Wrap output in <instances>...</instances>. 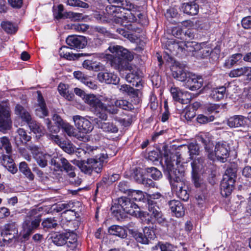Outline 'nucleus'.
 Segmentation results:
<instances>
[{"label":"nucleus","instance_id":"nucleus-1","mask_svg":"<svg viewBox=\"0 0 251 251\" xmlns=\"http://www.w3.org/2000/svg\"><path fill=\"white\" fill-rule=\"evenodd\" d=\"M105 52L103 57L113 68L120 71L128 70L130 72L126 76L127 82H131L133 79L138 77V69L129 63L133 60V55L127 50L120 46L111 45Z\"/></svg>","mask_w":251,"mask_h":251},{"label":"nucleus","instance_id":"nucleus-2","mask_svg":"<svg viewBox=\"0 0 251 251\" xmlns=\"http://www.w3.org/2000/svg\"><path fill=\"white\" fill-rule=\"evenodd\" d=\"M166 170L169 174L170 183L173 186L174 182L176 185L178 182H185V167L181 162V158L177 154L173 156L172 160L166 161Z\"/></svg>","mask_w":251,"mask_h":251},{"label":"nucleus","instance_id":"nucleus-3","mask_svg":"<svg viewBox=\"0 0 251 251\" xmlns=\"http://www.w3.org/2000/svg\"><path fill=\"white\" fill-rule=\"evenodd\" d=\"M40 210L37 208L30 210L26 214L23 224V237L27 238L39 226L41 221Z\"/></svg>","mask_w":251,"mask_h":251},{"label":"nucleus","instance_id":"nucleus-4","mask_svg":"<svg viewBox=\"0 0 251 251\" xmlns=\"http://www.w3.org/2000/svg\"><path fill=\"white\" fill-rule=\"evenodd\" d=\"M112 209L114 213H119L120 215L122 211L135 217L144 216L145 214L144 212L140 211L139 206L132 201L130 198L126 197L118 199L116 206H113Z\"/></svg>","mask_w":251,"mask_h":251},{"label":"nucleus","instance_id":"nucleus-5","mask_svg":"<svg viewBox=\"0 0 251 251\" xmlns=\"http://www.w3.org/2000/svg\"><path fill=\"white\" fill-rule=\"evenodd\" d=\"M230 148L228 144L224 141L217 143L214 151L211 148L207 155L209 159L214 160L215 158L221 162H225L229 156Z\"/></svg>","mask_w":251,"mask_h":251},{"label":"nucleus","instance_id":"nucleus-6","mask_svg":"<svg viewBox=\"0 0 251 251\" xmlns=\"http://www.w3.org/2000/svg\"><path fill=\"white\" fill-rule=\"evenodd\" d=\"M90 151L92 155L95 156L94 158H89V161L92 167V172L94 171L96 173H100L103 165L107 163L108 155L104 152H101L100 148H92L90 147Z\"/></svg>","mask_w":251,"mask_h":251},{"label":"nucleus","instance_id":"nucleus-7","mask_svg":"<svg viewBox=\"0 0 251 251\" xmlns=\"http://www.w3.org/2000/svg\"><path fill=\"white\" fill-rule=\"evenodd\" d=\"M236 174L232 169H227L221 183V194L225 197L229 195L234 187Z\"/></svg>","mask_w":251,"mask_h":251},{"label":"nucleus","instance_id":"nucleus-8","mask_svg":"<svg viewBox=\"0 0 251 251\" xmlns=\"http://www.w3.org/2000/svg\"><path fill=\"white\" fill-rule=\"evenodd\" d=\"M50 164L54 166L55 170L65 171L68 173L70 177L73 178L75 176L74 171L75 167L73 166L66 158L54 157L51 159Z\"/></svg>","mask_w":251,"mask_h":251},{"label":"nucleus","instance_id":"nucleus-9","mask_svg":"<svg viewBox=\"0 0 251 251\" xmlns=\"http://www.w3.org/2000/svg\"><path fill=\"white\" fill-rule=\"evenodd\" d=\"M27 148L31 151L33 158L36 161L38 165L42 168L47 166L48 160L52 159L50 155L40 151L38 147L35 145H29Z\"/></svg>","mask_w":251,"mask_h":251},{"label":"nucleus","instance_id":"nucleus-10","mask_svg":"<svg viewBox=\"0 0 251 251\" xmlns=\"http://www.w3.org/2000/svg\"><path fill=\"white\" fill-rule=\"evenodd\" d=\"M11 125L10 108L5 104L0 103V130L8 129Z\"/></svg>","mask_w":251,"mask_h":251},{"label":"nucleus","instance_id":"nucleus-11","mask_svg":"<svg viewBox=\"0 0 251 251\" xmlns=\"http://www.w3.org/2000/svg\"><path fill=\"white\" fill-rule=\"evenodd\" d=\"M73 119L75 126L79 132L87 134L91 132L93 129V126L91 123L84 117L75 115L73 116Z\"/></svg>","mask_w":251,"mask_h":251},{"label":"nucleus","instance_id":"nucleus-12","mask_svg":"<svg viewBox=\"0 0 251 251\" xmlns=\"http://www.w3.org/2000/svg\"><path fill=\"white\" fill-rule=\"evenodd\" d=\"M148 215L151 219H154L159 224L165 221V218L159 207L156 202L152 200H150L148 202Z\"/></svg>","mask_w":251,"mask_h":251},{"label":"nucleus","instance_id":"nucleus-13","mask_svg":"<svg viewBox=\"0 0 251 251\" xmlns=\"http://www.w3.org/2000/svg\"><path fill=\"white\" fill-rule=\"evenodd\" d=\"M66 42L71 49H83L87 45V41L85 37L82 36L71 35L68 36Z\"/></svg>","mask_w":251,"mask_h":251},{"label":"nucleus","instance_id":"nucleus-14","mask_svg":"<svg viewBox=\"0 0 251 251\" xmlns=\"http://www.w3.org/2000/svg\"><path fill=\"white\" fill-rule=\"evenodd\" d=\"M187 79L185 81L186 87L191 90L200 89L202 86V81L201 77H199L191 73L188 74Z\"/></svg>","mask_w":251,"mask_h":251},{"label":"nucleus","instance_id":"nucleus-15","mask_svg":"<svg viewBox=\"0 0 251 251\" xmlns=\"http://www.w3.org/2000/svg\"><path fill=\"white\" fill-rule=\"evenodd\" d=\"M97 78L100 82L113 84H117L120 80L116 75L106 70L100 72L98 74Z\"/></svg>","mask_w":251,"mask_h":251},{"label":"nucleus","instance_id":"nucleus-16","mask_svg":"<svg viewBox=\"0 0 251 251\" xmlns=\"http://www.w3.org/2000/svg\"><path fill=\"white\" fill-rule=\"evenodd\" d=\"M171 71L173 77L180 81H185L188 74L190 73L185 70L183 66L177 64L172 66Z\"/></svg>","mask_w":251,"mask_h":251},{"label":"nucleus","instance_id":"nucleus-17","mask_svg":"<svg viewBox=\"0 0 251 251\" xmlns=\"http://www.w3.org/2000/svg\"><path fill=\"white\" fill-rule=\"evenodd\" d=\"M172 190L175 192L177 196L183 201H187L189 198V194L186 189L185 182L180 181L175 185L174 182L173 186H171Z\"/></svg>","mask_w":251,"mask_h":251},{"label":"nucleus","instance_id":"nucleus-18","mask_svg":"<svg viewBox=\"0 0 251 251\" xmlns=\"http://www.w3.org/2000/svg\"><path fill=\"white\" fill-rule=\"evenodd\" d=\"M203 163V159L202 158H198L195 159L191 163V166L192 168V176L194 180V183L196 187H199L200 186V182L199 179L197 176L198 171L202 168Z\"/></svg>","mask_w":251,"mask_h":251},{"label":"nucleus","instance_id":"nucleus-19","mask_svg":"<svg viewBox=\"0 0 251 251\" xmlns=\"http://www.w3.org/2000/svg\"><path fill=\"white\" fill-rule=\"evenodd\" d=\"M168 204L172 212L176 217H181L184 215V207L180 201L174 200L170 201Z\"/></svg>","mask_w":251,"mask_h":251},{"label":"nucleus","instance_id":"nucleus-20","mask_svg":"<svg viewBox=\"0 0 251 251\" xmlns=\"http://www.w3.org/2000/svg\"><path fill=\"white\" fill-rule=\"evenodd\" d=\"M37 94L38 107L36 109V114L40 117H43L47 116L48 110L41 93L37 91Z\"/></svg>","mask_w":251,"mask_h":251},{"label":"nucleus","instance_id":"nucleus-21","mask_svg":"<svg viewBox=\"0 0 251 251\" xmlns=\"http://www.w3.org/2000/svg\"><path fill=\"white\" fill-rule=\"evenodd\" d=\"M84 102L89 104L94 110L96 107L102 106L101 100L93 94H88L83 98Z\"/></svg>","mask_w":251,"mask_h":251},{"label":"nucleus","instance_id":"nucleus-22","mask_svg":"<svg viewBox=\"0 0 251 251\" xmlns=\"http://www.w3.org/2000/svg\"><path fill=\"white\" fill-rule=\"evenodd\" d=\"M183 42L176 39L174 41H169L167 48L171 52L177 53L180 52H183Z\"/></svg>","mask_w":251,"mask_h":251},{"label":"nucleus","instance_id":"nucleus-23","mask_svg":"<svg viewBox=\"0 0 251 251\" xmlns=\"http://www.w3.org/2000/svg\"><path fill=\"white\" fill-rule=\"evenodd\" d=\"M15 112L23 121L25 122L27 124L32 119L30 113L23 106L20 104L16 105Z\"/></svg>","mask_w":251,"mask_h":251},{"label":"nucleus","instance_id":"nucleus-24","mask_svg":"<svg viewBox=\"0 0 251 251\" xmlns=\"http://www.w3.org/2000/svg\"><path fill=\"white\" fill-rule=\"evenodd\" d=\"M183 13L189 15H196L199 12V5L195 3H184L181 6Z\"/></svg>","mask_w":251,"mask_h":251},{"label":"nucleus","instance_id":"nucleus-25","mask_svg":"<svg viewBox=\"0 0 251 251\" xmlns=\"http://www.w3.org/2000/svg\"><path fill=\"white\" fill-rule=\"evenodd\" d=\"M1 163L11 173L14 174L17 172V169L15 167L14 161L11 157L10 154L3 155L2 156Z\"/></svg>","mask_w":251,"mask_h":251},{"label":"nucleus","instance_id":"nucleus-26","mask_svg":"<svg viewBox=\"0 0 251 251\" xmlns=\"http://www.w3.org/2000/svg\"><path fill=\"white\" fill-rule=\"evenodd\" d=\"M245 117L241 115H235L230 117L227 121V125L230 127H238L244 125Z\"/></svg>","mask_w":251,"mask_h":251},{"label":"nucleus","instance_id":"nucleus-27","mask_svg":"<svg viewBox=\"0 0 251 251\" xmlns=\"http://www.w3.org/2000/svg\"><path fill=\"white\" fill-rule=\"evenodd\" d=\"M250 72V67L243 66L231 70L228 73V76L230 77H237L242 75H247L249 77Z\"/></svg>","mask_w":251,"mask_h":251},{"label":"nucleus","instance_id":"nucleus-28","mask_svg":"<svg viewBox=\"0 0 251 251\" xmlns=\"http://www.w3.org/2000/svg\"><path fill=\"white\" fill-rule=\"evenodd\" d=\"M226 92V88L224 86L214 88L211 91L209 97L214 100L219 101L224 98Z\"/></svg>","mask_w":251,"mask_h":251},{"label":"nucleus","instance_id":"nucleus-29","mask_svg":"<svg viewBox=\"0 0 251 251\" xmlns=\"http://www.w3.org/2000/svg\"><path fill=\"white\" fill-rule=\"evenodd\" d=\"M17 134L15 137L17 144H26L31 139V137L27 134L26 132L23 128H19L17 131Z\"/></svg>","mask_w":251,"mask_h":251},{"label":"nucleus","instance_id":"nucleus-30","mask_svg":"<svg viewBox=\"0 0 251 251\" xmlns=\"http://www.w3.org/2000/svg\"><path fill=\"white\" fill-rule=\"evenodd\" d=\"M67 233H54L51 235L50 237L51 241L55 245L61 246L65 244L66 240L68 238Z\"/></svg>","mask_w":251,"mask_h":251},{"label":"nucleus","instance_id":"nucleus-31","mask_svg":"<svg viewBox=\"0 0 251 251\" xmlns=\"http://www.w3.org/2000/svg\"><path fill=\"white\" fill-rule=\"evenodd\" d=\"M108 232L111 235H115L122 238H125L127 236L126 229L123 227L117 225L111 226L108 229Z\"/></svg>","mask_w":251,"mask_h":251},{"label":"nucleus","instance_id":"nucleus-32","mask_svg":"<svg viewBox=\"0 0 251 251\" xmlns=\"http://www.w3.org/2000/svg\"><path fill=\"white\" fill-rule=\"evenodd\" d=\"M98 125L104 132L116 133L118 131V127L111 122H100Z\"/></svg>","mask_w":251,"mask_h":251},{"label":"nucleus","instance_id":"nucleus-33","mask_svg":"<svg viewBox=\"0 0 251 251\" xmlns=\"http://www.w3.org/2000/svg\"><path fill=\"white\" fill-rule=\"evenodd\" d=\"M58 90L59 94L68 100L70 101L73 99L74 95L69 92L68 85L60 83L58 86Z\"/></svg>","mask_w":251,"mask_h":251},{"label":"nucleus","instance_id":"nucleus-34","mask_svg":"<svg viewBox=\"0 0 251 251\" xmlns=\"http://www.w3.org/2000/svg\"><path fill=\"white\" fill-rule=\"evenodd\" d=\"M241 53H236L232 55L230 57L226 60L224 66L227 69L231 68L242 58Z\"/></svg>","mask_w":251,"mask_h":251},{"label":"nucleus","instance_id":"nucleus-35","mask_svg":"<svg viewBox=\"0 0 251 251\" xmlns=\"http://www.w3.org/2000/svg\"><path fill=\"white\" fill-rule=\"evenodd\" d=\"M19 170L29 180H32L34 179V176L31 172L28 165L25 162H22L19 165Z\"/></svg>","mask_w":251,"mask_h":251},{"label":"nucleus","instance_id":"nucleus-36","mask_svg":"<svg viewBox=\"0 0 251 251\" xmlns=\"http://www.w3.org/2000/svg\"><path fill=\"white\" fill-rule=\"evenodd\" d=\"M120 10L123 9L125 10L136 12L138 11L139 7L134 5L128 0H120L119 6Z\"/></svg>","mask_w":251,"mask_h":251},{"label":"nucleus","instance_id":"nucleus-37","mask_svg":"<svg viewBox=\"0 0 251 251\" xmlns=\"http://www.w3.org/2000/svg\"><path fill=\"white\" fill-rule=\"evenodd\" d=\"M183 53L186 54L198 51L200 47L199 45L195 42H183Z\"/></svg>","mask_w":251,"mask_h":251},{"label":"nucleus","instance_id":"nucleus-38","mask_svg":"<svg viewBox=\"0 0 251 251\" xmlns=\"http://www.w3.org/2000/svg\"><path fill=\"white\" fill-rule=\"evenodd\" d=\"M77 165L79 167L82 172L85 174H91L92 173V165L89 161V158L86 161H77Z\"/></svg>","mask_w":251,"mask_h":251},{"label":"nucleus","instance_id":"nucleus-39","mask_svg":"<svg viewBox=\"0 0 251 251\" xmlns=\"http://www.w3.org/2000/svg\"><path fill=\"white\" fill-rule=\"evenodd\" d=\"M128 197L131 201H142L145 199V196L143 192L139 190H129L128 193Z\"/></svg>","mask_w":251,"mask_h":251},{"label":"nucleus","instance_id":"nucleus-40","mask_svg":"<svg viewBox=\"0 0 251 251\" xmlns=\"http://www.w3.org/2000/svg\"><path fill=\"white\" fill-rule=\"evenodd\" d=\"M74 203L69 201L68 203H61L58 204L55 208V209L56 210L57 212H60L63 210H64L63 211V213H65L67 211H72V212H75V209L74 208Z\"/></svg>","mask_w":251,"mask_h":251},{"label":"nucleus","instance_id":"nucleus-41","mask_svg":"<svg viewBox=\"0 0 251 251\" xmlns=\"http://www.w3.org/2000/svg\"><path fill=\"white\" fill-rule=\"evenodd\" d=\"M100 108L96 107L93 111L95 115L99 118L103 120H106L107 118V107L102 102V106H100Z\"/></svg>","mask_w":251,"mask_h":251},{"label":"nucleus","instance_id":"nucleus-42","mask_svg":"<svg viewBox=\"0 0 251 251\" xmlns=\"http://www.w3.org/2000/svg\"><path fill=\"white\" fill-rule=\"evenodd\" d=\"M0 149L5 150L8 154H11L12 146L7 137L3 136L0 138Z\"/></svg>","mask_w":251,"mask_h":251},{"label":"nucleus","instance_id":"nucleus-43","mask_svg":"<svg viewBox=\"0 0 251 251\" xmlns=\"http://www.w3.org/2000/svg\"><path fill=\"white\" fill-rule=\"evenodd\" d=\"M100 63H97L93 62L90 60H85L83 62V67L89 70H92L94 71H99L100 70Z\"/></svg>","mask_w":251,"mask_h":251},{"label":"nucleus","instance_id":"nucleus-44","mask_svg":"<svg viewBox=\"0 0 251 251\" xmlns=\"http://www.w3.org/2000/svg\"><path fill=\"white\" fill-rule=\"evenodd\" d=\"M1 25L2 29L8 33H15L18 30L17 26L10 22H3L1 24Z\"/></svg>","mask_w":251,"mask_h":251},{"label":"nucleus","instance_id":"nucleus-45","mask_svg":"<svg viewBox=\"0 0 251 251\" xmlns=\"http://www.w3.org/2000/svg\"><path fill=\"white\" fill-rule=\"evenodd\" d=\"M68 238L65 244L71 250L75 249L77 246L76 236L74 234L67 233Z\"/></svg>","mask_w":251,"mask_h":251},{"label":"nucleus","instance_id":"nucleus-46","mask_svg":"<svg viewBox=\"0 0 251 251\" xmlns=\"http://www.w3.org/2000/svg\"><path fill=\"white\" fill-rule=\"evenodd\" d=\"M27 124L30 130L34 133H43V127L36 121L32 119Z\"/></svg>","mask_w":251,"mask_h":251},{"label":"nucleus","instance_id":"nucleus-47","mask_svg":"<svg viewBox=\"0 0 251 251\" xmlns=\"http://www.w3.org/2000/svg\"><path fill=\"white\" fill-rule=\"evenodd\" d=\"M132 235L135 240L138 243L142 244H148V240L145 236L144 233L138 231H133Z\"/></svg>","mask_w":251,"mask_h":251},{"label":"nucleus","instance_id":"nucleus-48","mask_svg":"<svg viewBox=\"0 0 251 251\" xmlns=\"http://www.w3.org/2000/svg\"><path fill=\"white\" fill-rule=\"evenodd\" d=\"M4 229L6 232L5 233H3V234H5L6 235H9V236H11V237L8 238V240L12 239L14 237V236L12 235L11 233H7V232H15L17 231V225L16 224V222L12 221H9L8 223H7L4 226Z\"/></svg>","mask_w":251,"mask_h":251},{"label":"nucleus","instance_id":"nucleus-49","mask_svg":"<svg viewBox=\"0 0 251 251\" xmlns=\"http://www.w3.org/2000/svg\"><path fill=\"white\" fill-rule=\"evenodd\" d=\"M153 248L155 249L159 248L161 251H179L176 247L171 244L168 243L162 244L160 242H159Z\"/></svg>","mask_w":251,"mask_h":251},{"label":"nucleus","instance_id":"nucleus-50","mask_svg":"<svg viewBox=\"0 0 251 251\" xmlns=\"http://www.w3.org/2000/svg\"><path fill=\"white\" fill-rule=\"evenodd\" d=\"M114 102L116 107L121 108L125 110H129L131 109V104L126 100H114Z\"/></svg>","mask_w":251,"mask_h":251},{"label":"nucleus","instance_id":"nucleus-51","mask_svg":"<svg viewBox=\"0 0 251 251\" xmlns=\"http://www.w3.org/2000/svg\"><path fill=\"white\" fill-rule=\"evenodd\" d=\"M119 90L120 92L122 93H126L128 95L132 96H136L138 94L137 91L135 90L133 88L126 84H124L120 86Z\"/></svg>","mask_w":251,"mask_h":251},{"label":"nucleus","instance_id":"nucleus-52","mask_svg":"<svg viewBox=\"0 0 251 251\" xmlns=\"http://www.w3.org/2000/svg\"><path fill=\"white\" fill-rule=\"evenodd\" d=\"M42 225L44 228H52L55 227L57 225V223L54 218H48L42 222Z\"/></svg>","mask_w":251,"mask_h":251},{"label":"nucleus","instance_id":"nucleus-53","mask_svg":"<svg viewBox=\"0 0 251 251\" xmlns=\"http://www.w3.org/2000/svg\"><path fill=\"white\" fill-rule=\"evenodd\" d=\"M105 101H107V112H109V113L115 114L117 113L118 111V107H116V105L114 104V100H112L111 99L106 98L105 100H104Z\"/></svg>","mask_w":251,"mask_h":251},{"label":"nucleus","instance_id":"nucleus-54","mask_svg":"<svg viewBox=\"0 0 251 251\" xmlns=\"http://www.w3.org/2000/svg\"><path fill=\"white\" fill-rule=\"evenodd\" d=\"M147 172L150 174V176L154 180H158L162 177L161 172L154 167L147 168Z\"/></svg>","mask_w":251,"mask_h":251},{"label":"nucleus","instance_id":"nucleus-55","mask_svg":"<svg viewBox=\"0 0 251 251\" xmlns=\"http://www.w3.org/2000/svg\"><path fill=\"white\" fill-rule=\"evenodd\" d=\"M66 3L68 5L72 6H77L84 8L89 7L88 3L80 0H67Z\"/></svg>","mask_w":251,"mask_h":251},{"label":"nucleus","instance_id":"nucleus-56","mask_svg":"<svg viewBox=\"0 0 251 251\" xmlns=\"http://www.w3.org/2000/svg\"><path fill=\"white\" fill-rule=\"evenodd\" d=\"M70 28L76 32H84L89 28V26L85 24H74L70 25Z\"/></svg>","mask_w":251,"mask_h":251},{"label":"nucleus","instance_id":"nucleus-57","mask_svg":"<svg viewBox=\"0 0 251 251\" xmlns=\"http://www.w3.org/2000/svg\"><path fill=\"white\" fill-rule=\"evenodd\" d=\"M170 92L173 98V99L177 102H178L179 100V98H180L181 97V95L180 93L182 94L183 93V91L176 87H172L170 89Z\"/></svg>","mask_w":251,"mask_h":251},{"label":"nucleus","instance_id":"nucleus-58","mask_svg":"<svg viewBox=\"0 0 251 251\" xmlns=\"http://www.w3.org/2000/svg\"><path fill=\"white\" fill-rule=\"evenodd\" d=\"M61 127L64 131L69 136H75V128L73 126L70 125L69 123H63Z\"/></svg>","mask_w":251,"mask_h":251},{"label":"nucleus","instance_id":"nucleus-59","mask_svg":"<svg viewBox=\"0 0 251 251\" xmlns=\"http://www.w3.org/2000/svg\"><path fill=\"white\" fill-rule=\"evenodd\" d=\"M184 113V117L188 121L191 120L196 116V111L193 107L185 108Z\"/></svg>","mask_w":251,"mask_h":251},{"label":"nucleus","instance_id":"nucleus-60","mask_svg":"<svg viewBox=\"0 0 251 251\" xmlns=\"http://www.w3.org/2000/svg\"><path fill=\"white\" fill-rule=\"evenodd\" d=\"M180 94L181 95V97L179 98V102L182 104H187L190 102L192 99L191 93L185 91L182 94L180 93Z\"/></svg>","mask_w":251,"mask_h":251},{"label":"nucleus","instance_id":"nucleus-61","mask_svg":"<svg viewBox=\"0 0 251 251\" xmlns=\"http://www.w3.org/2000/svg\"><path fill=\"white\" fill-rule=\"evenodd\" d=\"M214 116H213L207 117L203 115H199L197 117V120L199 123L205 124L213 121L214 120Z\"/></svg>","mask_w":251,"mask_h":251},{"label":"nucleus","instance_id":"nucleus-62","mask_svg":"<svg viewBox=\"0 0 251 251\" xmlns=\"http://www.w3.org/2000/svg\"><path fill=\"white\" fill-rule=\"evenodd\" d=\"M199 141L202 143L204 146L206 151L208 153L210 151V149L212 147V143L210 142L209 140L206 137L204 138L203 136H201L199 138Z\"/></svg>","mask_w":251,"mask_h":251},{"label":"nucleus","instance_id":"nucleus-63","mask_svg":"<svg viewBox=\"0 0 251 251\" xmlns=\"http://www.w3.org/2000/svg\"><path fill=\"white\" fill-rule=\"evenodd\" d=\"M199 55L202 58H204L210 55L211 53V49L209 47H205L198 50Z\"/></svg>","mask_w":251,"mask_h":251},{"label":"nucleus","instance_id":"nucleus-64","mask_svg":"<svg viewBox=\"0 0 251 251\" xmlns=\"http://www.w3.org/2000/svg\"><path fill=\"white\" fill-rule=\"evenodd\" d=\"M143 232L148 240V244L149 243V240L153 239L155 236L154 231L152 228L145 227L143 229Z\"/></svg>","mask_w":251,"mask_h":251}]
</instances>
